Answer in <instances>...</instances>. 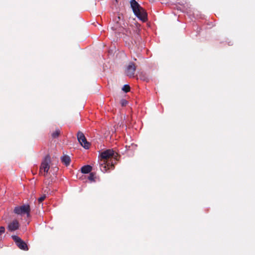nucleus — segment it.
Segmentation results:
<instances>
[{
  "label": "nucleus",
  "instance_id": "a211bd4d",
  "mask_svg": "<svg viewBox=\"0 0 255 255\" xmlns=\"http://www.w3.org/2000/svg\"><path fill=\"white\" fill-rule=\"evenodd\" d=\"M5 232V228L3 226L0 227V235L4 233Z\"/></svg>",
  "mask_w": 255,
  "mask_h": 255
},
{
  "label": "nucleus",
  "instance_id": "6e6552de",
  "mask_svg": "<svg viewBox=\"0 0 255 255\" xmlns=\"http://www.w3.org/2000/svg\"><path fill=\"white\" fill-rule=\"evenodd\" d=\"M12 239L15 242L16 246L21 250L23 251H28V248L27 244L17 236L13 235L11 236Z\"/></svg>",
  "mask_w": 255,
  "mask_h": 255
},
{
  "label": "nucleus",
  "instance_id": "1a4fd4ad",
  "mask_svg": "<svg viewBox=\"0 0 255 255\" xmlns=\"http://www.w3.org/2000/svg\"><path fill=\"white\" fill-rule=\"evenodd\" d=\"M135 70L136 66L135 64L130 62L126 69L125 73L127 76L130 78L133 77Z\"/></svg>",
  "mask_w": 255,
  "mask_h": 255
},
{
  "label": "nucleus",
  "instance_id": "7ed1b4c3",
  "mask_svg": "<svg viewBox=\"0 0 255 255\" xmlns=\"http://www.w3.org/2000/svg\"><path fill=\"white\" fill-rule=\"evenodd\" d=\"M115 21V23L113 26L111 27L112 29L116 32L124 33L126 25L124 21L121 19V16L119 15L116 17Z\"/></svg>",
  "mask_w": 255,
  "mask_h": 255
},
{
  "label": "nucleus",
  "instance_id": "4468645a",
  "mask_svg": "<svg viewBox=\"0 0 255 255\" xmlns=\"http://www.w3.org/2000/svg\"><path fill=\"white\" fill-rule=\"evenodd\" d=\"M88 179L91 181H95V174L93 172H90Z\"/></svg>",
  "mask_w": 255,
  "mask_h": 255
},
{
  "label": "nucleus",
  "instance_id": "20e7f679",
  "mask_svg": "<svg viewBox=\"0 0 255 255\" xmlns=\"http://www.w3.org/2000/svg\"><path fill=\"white\" fill-rule=\"evenodd\" d=\"M13 212L17 215L26 214L28 217L30 216V205L28 204H24L22 206H16L13 210Z\"/></svg>",
  "mask_w": 255,
  "mask_h": 255
},
{
  "label": "nucleus",
  "instance_id": "39448f33",
  "mask_svg": "<svg viewBox=\"0 0 255 255\" xmlns=\"http://www.w3.org/2000/svg\"><path fill=\"white\" fill-rule=\"evenodd\" d=\"M115 164L113 161L101 160L100 163V169L104 173L110 170H113Z\"/></svg>",
  "mask_w": 255,
  "mask_h": 255
},
{
  "label": "nucleus",
  "instance_id": "f03ea898",
  "mask_svg": "<svg viewBox=\"0 0 255 255\" xmlns=\"http://www.w3.org/2000/svg\"><path fill=\"white\" fill-rule=\"evenodd\" d=\"M116 154L113 149H107L100 153L101 160L113 161L116 163Z\"/></svg>",
  "mask_w": 255,
  "mask_h": 255
},
{
  "label": "nucleus",
  "instance_id": "6ab92c4d",
  "mask_svg": "<svg viewBox=\"0 0 255 255\" xmlns=\"http://www.w3.org/2000/svg\"><path fill=\"white\" fill-rule=\"evenodd\" d=\"M126 147L127 150H130V146H128L127 145H126Z\"/></svg>",
  "mask_w": 255,
  "mask_h": 255
},
{
  "label": "nucleus",
  "instance_id": "2eb2a0df",
  "mask_svg": "<svg viewBox=\"0 0 255 255\" xmlns=\"http://www.w3.org/2000/svg\"><path fill=\"white\" fill-rule=\"evenodd\" d=\"M122 90L123 91H124L125 93H127L128 92L129 90H130V87L128 85V84H126L125 85L123 88H122Z\"/></svg>",
  "mask_w": 255,
  "mask_h": 255
},
{
  "label": "nucleus",
  "instance_id": "dca6fc26",
  "mask_svg": "<svg viewBox=\"0 0 255 255\" xmlns=\"http://www.w3.org/2000/svg\"><path fill=\"white\" fill-rule=\"evenodd\" d=\"M46 198V195H44L40 197H39L38 199V201L39 203H41Z\"/></svg>",
  "mask_w": 255,
  "mask_h": 255
},
{
  "label": "nucleus",
  "instance_id": "9d476101",
  "mask_svg": "<svg viewBox=\"0 0 255 255\" xmlns=\"http://www.w3.org/2000/svg\"><path fill=\"white\" fill-rule=\"evenodd\" d=\"M19 224L17 220H14L8 225V230L10 231H14L19 228Z\"/></svg>",
  "mask_w": 255,
  "mask_h": 255
},
{
  "label": "nucleus",
  "instance_id": "0eeeda50",
  "mask_svg": "<svg viewBox=\"0 0 255 255\" xmlns=\"http://www.w3.org/2000/svg\"><path fill=\"white\" fill-rule=\"evenodd\" d=\"M77 137L78 141L80 144L86 149H88L90 147V143L87 140L84 133L79 131L77 134Z\"/></svg>",
  "mask_w": 255,
  "mask_h": 255
},
{
  "label": "nucleus",
  "instance_id": "f8f14e48",
  "mask_svg": "<svg viewBox=\"0 0 255 255\" xmlns=\"http://www.w3.org/2000/svg\"><path fill=\"white\" fill-rule=\"evenodd\" d=\"M61 160L65 165L68 166L70 164L71 159L67 155H64L61 157Z\"/></svg>",
  "mask_w": 255,
  "mask_h": 255
},
{
  "label": "nucleus",
  "instance_id": "423d86ee",
  "mask_svg": "<svg viewBox=\"0 0 255 255\" xmlns=\"http://www.w3.org/2000/svg\"><path fill=\"white\" fill-rule=\"evenodd\" d=\"M51 162V158L49 155H46L44 159L43 160L41 166L40 168V171L41 172V171L43 170L44 172L43 175L44 176H46V174L48 172V171L50 168L49 164Z\"/></svg>",
  "mask_w": 255,
  "mask_h": 255
},
{
  "label": "nucleus",
  "instance_id": "9b49d317",
  "mask_svg": "<svg viewBox=\"0 0 255 255\" xmlns=\"http://www.w3.org/2000/svg\"><path fill=\"white\" fill-rule=\"evenodd\" d=\"M92 170V167L90 165H86L82 166L81 171L82 173L87 174L90 173Z\"/></svg>",
  "mask_w": 255,
  "mask_h": 255
},
{
  "label": "nucleus",
  "instance_id": "f3484780",
  "mask_svg": "<svg viewBox=\"0 0 255 255\" xmlns=\"http://www.w3.org/2000/svg\"><path fill=\"white\" fill-rule=\"evenodd\" d=\"M122 106H125L128 104V101L125 99H122L121 101Z\"/></svg>",
  "mask_w": 255,
  "mask_h": 255
},
{
  "label": "nucleus",
  "instance_id": "ddd939ff",
  "mask_svg": "<svg viewBox=\"0 0 255 255\" xmlns=\"http://www.w3.org/2000/svg\"><path fill=\"white\" fill-rule=\"evenodd\" d=\"M60 131L59 129H56L54 132L52 133L53 138H56L60 134Z\"/></svg>",
  "mask_w": 255,
  "mask_h": 255
},
{
  "label": "nucleus",
  "instance_id": "f257e3e1",
  "mask_svg": "<svg viewBox=\"0 0 255 255\" xmlns=\"http://www.w3.org/2000/svg\"><path fill=\"white\" fill-rule=\"evenodd\" d=\"M130 7L134 14L141 21L145 22L147 19V14L135 0H130Z\"/></svg>",
  "mask_w": 255,
  "mask_h": 255
}]
</instances>
